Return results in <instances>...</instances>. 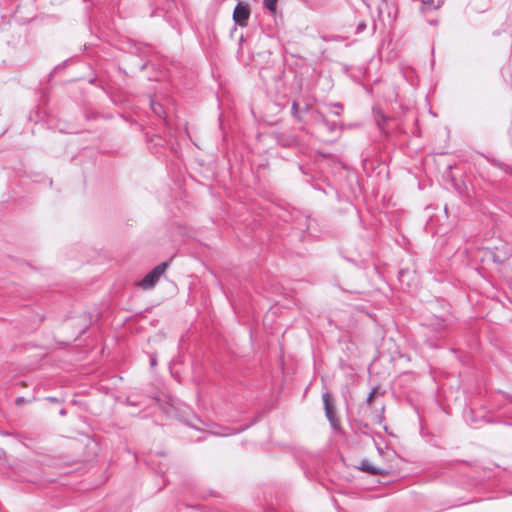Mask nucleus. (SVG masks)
<instances>
[{
	"label": "nucleus",
	"mask_w": 512,
	"mask_h": 512,
	"mask_svg": "<svg viewBox=\"0 0 512 512\" xmlns=\"http://www.w3.org/2000/svg\"><path fill=\"white\" fill-rule=\"evenodd\" d=\"M156 365V359L155 358H152L151 359V366H155Z\"/></svg>",
	"instance_id": "obj_21"
},
{
	"label": "nucleus",
	"mask_w": 512,
	"mask_h": 512,
	"mask_svg": "<svg viewBox=\"0 0 512 512\" xmlns=\"http://www.w3.org/2000/svg\"><path fill=\"white\" fill-rule=\"evenodd\" d=\"M366 29V23L364 21H361L360 23H358L357 27H356V33L357 34H360L362 33L364 30Z\"/></svg>",
	"instance_id": "obj_17"
},
{
	"label": "nucleus",
	"mask_w": 512,
	"mask_h": 512,
	"mask_svg": "<svg viewBox=\"0 0 512 512\" xmlns=\"http://www.w3.org/2000/svg\"><path fill=\"white\" fill-rule=\"evenodd\" d=\"M65 413H66V412H65V410H64V409H62V410L60 411V414H61V415H65Z\"/></svg>",
	"instance_id": "obj_23"
},
{
	"label": "nucleus",
	"mask_w": 512,
	"mask_h": 512,
	"mask_svg": "<svg viewBox=\"0 0 512 512\" xmlns=\"http://www.w3.org/2000/svg\"><path fill=\"white\" fill-rule=\"evenodd\" d=\"M378 392V389L376 387L372 388L371 391L369 392L367 398H366V403L368 405H371L373 399L375 398L376 394Z\"/></svg>",
	"instance_id": "obj_14"
},
{
	"label": "nucleus",
	"mask_w": 512,
	"mask_h": 512,
	"mask_svg": "<svg viewBox=\"0 0 512 512\" xmlns=\"http://www.w3.org/2000/svg\"><path fill=\"white\" fill-rule=\"evenodd\" d=\"M377 9L378 19L383 23H392L396 19L397 8L392 0H372Z\"/></svg>",
	"instance_id": "obj_1"
},
{
	"label": "nucleus",
	"mask_w": 512,
	"mask_h": 512,
	"mask_svg": "<svg viewBox=\"0 0 512 512\" xmlns=\"http://www.w3.org/2000/svg\"><path fill=\"white\" fill-rule=\"evenodd\" d=\"M49 400H50V401H52V402L57 401V399H56V398H53V397H50V398H49Z\"/></svg>",
	"instance_id": "obj_22"
},
{
	"label": "nucleus",
	"mask_w": 512,
	"mask_h": 512,
	"mask_svg": "<svg viewBox=\"0 0 512 512\" xmlns=\"http://www.w3.org/2000/svg\"><path fill=\"white\" fill-rule=\"evenodd\" d=\"M278 0H263V5L267 8L271 13H276Z\"/></svg>",
	"instance_id": "obj_11"
},
{
	"label": "nucleus",
	"mask_w": 512,
	"mask_h": 512,
	"mask_svg": "<svg viewBox=\"0 0 512 512\" xmlns=\"http://www.w3.org/2000/svg\"><path fill=\"white\" fill-rule=\"evenodd\" d=\"M404 276H405V272L401 271L400 275H399L400 281H403Z\"/></svg>",
	"instance_id": "obj_20"
},
{
	"label": "nucleus",
	"mask_w": 512,
	"mask_h": 512,
	"mask_svg": "<svg viewBox=\"0 0 512 512\" xmlns=\"http://www.w3.org/2000/svg\"><path fill=\"white\" fill-rule=\"evenodd\" d=\"M329 106L336 108L333 113L337 116H339L343 110V106L340 103H331Z\"/></svg>",
	"instance_id": "obj_15"
},
{
	"label": "nucleus",
	"mask_w": 512,
	"mask_h": 512,
	"mask_svg": "<svg viewBox=\"0 0 512 512\" xmlns=\"http://www.w3.org/2000/svg\"><path fill=\"white\" fill-rule=\"evenodd\" d=\"M167 267V262H162L158 264L140 281L139 285L143 289L152 288L158 282L160 277L164 274Z\"/></svg>",
	"instance_id": "obj_2"
},
{
	"label": "nucleus",
	"mask_w": 512,
	"mask_h": 512,
	"mask_svg": "<svg viewBox=\"0 0 512 512\" xmlns=\"http://www.w3.org/2000/svg\"><path fill=\"white\" fill-rule=\"evenodd\" d=\"M244 429L245 428L237 429V430L226 429L225 432H214V434L220 435V436H228V435L239 433V432L243 431Z\"/></svg>",
	"instance_id": "obj_13"
},
{
	"label": "nucleus",
	"mask_w": 512,
	"mask_h": 512,
	"mask_svg": "<svg viewBox=\"0 0 512 512\" xmlns=\"http://www.w3.org/2000/svg\"><path fill=\"white\" fill-rule=\"evenodd\" d=\"M322 400L324 404L325 409V415L330 422L331 426L333 428H336L338 425L336 413H335V407L333 405L332 397L328 392L323 393Z\"/></svg>",
	"instance_id": "obj_5"
},
{
	"label": "nucleus",
	"mask_w": 512,
	"mask_h": 512,
	"mask_svg": "<svg viewBox=\"0 0 512 512\" xmlns=\"http://www.w3.org/2000/svg\"><path fill=\"white\" fill-rule=\"evenodd\" d=\"M310 112V106L308 104H304L303 106L300 103L294 101L291 107V113L294 118L298 121H302V114Z\"/></svg>",
	"instance_id": "obj_7"
},
{
	"label": "nucleus",
	"mask_w": 512,
	"mask_h": 512,
	"mask_svg": "<svg viewBox=\"0 0 512 512\" xmlns=\"http://www.w3.org/2000/svg\"><path fill=\"white\" fill-rule=\"evenodd\" d=\"M310 111H311L312 118L315 122L320 123V124L326 123V117L324 116L323 113H321L320 111H317V110L314 111L311 109H310Z\"/></svg>",
	"instance_id": "obj_10"
},
{
	"label": "nucleus",
	"mask_w": 512,
	"mask_h": 512,
	"mask_svg": "<svg viewBox=\"0 0 512 512\" xmlns=\"http://www.w3.org/2000/svg\"><path fill=\"white\" fill-rule=\"evenodd\" d=\"M505 259H506V258H500V256H499V255H497V254H494V255H493V261H494V262H497V263H503V262L505 261Z\"/></svg>",
	"instance_id": "obj_18"
},
{
	"label": "nucleus",
	"mask_w": 512,
	"mask_h": 512,
	"mask_svg": "<svg viewBox=\"0 0 512 512\" xmlns=\"http://www.w3.org/2000/svg\"><path fill=\"white\" fill-rule=\"evenodd\" d=\"M453 324H454V319L450 315H447L445 317L433 315L428 320V323H427V325L429 327H431V329H433L435 332H437L439 334L444 332L447 328H449Z\"/></svg>",
	"instance_id": "obj_3"
},
{
	"label": "nucleus",
	"mask_w": 512,
	"mask_h": 512,
	"mask_svg": "<svg viewBox=\"0 0 512 512\" xmlns=\"http://www.w3.org/2000/svg\"><path fill=\"white\" fill-rule=\"evenodd\" d=\"M250 17V8L248 4L239 2L233 11V19L240 26H246Z\"/></svg>",
	"instance_id": "obj_4"
},
{
	"label": "nucleus",
	"mask_w": 512,
	"mask_h": 512,
	"mask_svg": "<svg viewBox=\"0 0 512 512\" xmlns=\"http://www.w3.org/2000/svg\"><path fill=\"white\" fill-rule=\"evenodd\" d=\"M24 402H25V399H24L23 397H18V398L16 399V404H17V405H21V404H23Z\"/></svg>",
	"instance_id": "obj_19"
},
{
	"label": "nucleus",
	"mask_w": 512,
	"mask_h": 512,
	"mask_svg": "<svg viewBox=\"0 0 512 512\" xmlns=\"http://www.w3.org/2000/svg\"><path fill=\"white\" fill-rule=\"evenodd\" d=\"M358 468H359V470H361L363 472H367L371 475H383L386 472L384 469L375 467L368 460H362L361 464Z\"/></svg>",
	"instance_id": "obj_6"
},
{
	"label": "nucleus",
	"mask_w": 512,
	"mask_h": 512,
	"mask_svg": "<svg viewBox=\"0 0 512 512\" xmlns=\"http://www.w3.org/2000/svg\"><path fill=\"white\" fill-rule=\"evenodd\" d=\"M375 121L377 123V126L378 128L381 130V131H385V123L387 121V117L380 111H375Z\"/></svg>",
	"instance_id": "obj_8"
},
{
	"label": "nucleus",
	"mask_w": 512,
	"mask_h": 512,
	"mask_svg": "<svg viewBox=\"0 0 512 512\" xmlns=\"http://www.w3.org/2000/svg\"><path fill=\"white\" fill-rule=\"evenodd\" d=\"M150 107L156 116L163 117L164 109L160 103H157L154 100L150 99Z\"/></svg>",
	"instance_id": "obj_9"
},
{
	"label": "nucleus",
	"mask_w": 512,
	"mask_h": 512,
	"mask_svg": "<svg viewBox=\"0 0 512 512\" xmlns=\"http://www.w3.org/2000/svg\"><path fill=\"white\" fill-rule=\"evenodd\" d=\"M322 125H324L327 128V130H329L330 132H333L336 129V124L329 122L327 119H326V123H322Z\"/></svg>",
	"instance_id": "obj_16"
},
{
	"label": "nucleus",
	"mask_w": 512,
	"mask_h": 512,
	"mask_svg": "<svg viewBox=\"0 0 512 512\" xmlns=\"http://www.w3.org/2000/svg\"><path fill=\"white\" fill-rule=\"evenodd\" d=\"M424 6H427L429 9H437L441 6L440 0H421Z\"/></svg>",
	"instance_id": "obj_12"
}]
</instances>
